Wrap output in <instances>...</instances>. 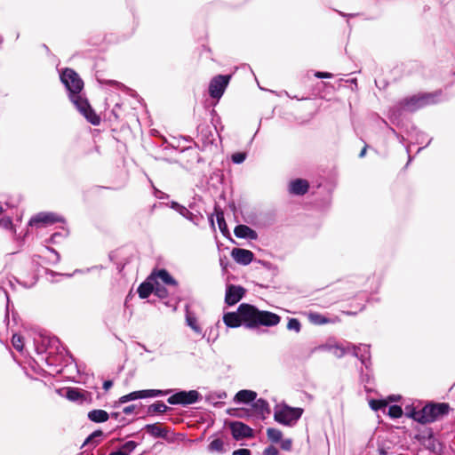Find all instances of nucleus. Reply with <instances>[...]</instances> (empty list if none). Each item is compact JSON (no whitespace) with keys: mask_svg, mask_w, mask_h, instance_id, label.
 Listing matches in <instances>:
<instances>
[{"mask_svg":"<svg viewBox=\"0 0 455 455\" xmlns=\"http://www.w3.org/2000/svg\"><path fill=\"white\" fill-rule=\"evenodd\" d=\"M61 83L68 92V97L76 108L92 125H99L100 116L92 108L86 98L81 95L84 88V82L79 75L72 68H66L60 75Z\"/></svg>","mask_w":455,"mask_h":455,"instance_id":"f257e3e1","label":"nucleus"},{"mask_svg":"<svg viewBox=\"0 0 455 455\" xmlns=\"http://www.w3.org/2000/svg\"><path fill=\"white\" fill-rule=\"evenodd\" d=\"M442 91L414 95L402 100L399 108L408 112H414L426 106L436 104L441 101Z\"/></svg>","mask_w":455,"mask_h":455,"instance_id":"f03ea898","label":"nucleus"},{"mask_svg":"<svg viewBox=\"0 0 455 455\" xmlns=\"http://www.w3.org/2000/svg\"><path fill=\"white\" fill-rule=\"evenodd\" d=\"M302 413L301 408L278 404L275 407L274 419L284 426H291L300 419Z\"/></svg>","mask_w":455,"mask_h":455,"instance_id":"7ed1b4c3","label":"nucleus"},{"mask_svg":"<svg viewBox=\"0 0 455 455\" xmlns=\"http://www.w3.org/2000/svg\"><path fill=\"white\" fill-rule=\"evenodd\" d=\"M450 411V405L446 403H429L421 409L420 424L426 425L435 422L438 419L447 415Z\"/></svg>","mask_w":455,"mask_h":455,"instance_id":"20e7f679","label":"nucleus"},{"mask_svg":"<svg viewBox=\"0 0 455 455\" xmlns=\"http://www.w3.org/2000/svg\"><path fill=\"white\" fill-rule=\"evenodd\" d=\"M202 395L197 390H179L168 397L167 402L172 405L188 406L199 402Z\"/></svg>","mask_w":455,"mask_h":455,"instance_id":"39448f33","label":"nucleus"},{"mask_svg":"<svg viewBox=\"0 0 455 455\" xmlns=\"http://www.w3.org/2000/svg\"><path fill=\"white\" fill-rule=\"evenodd\" d=\"M218 137V132L214 125L201 124L197 126V140L202 143L203 149L213 145Z\"/></svg>","mask_w":455,"mask_h":455,"instance_id":"423d86ee","label":"nucleus"},{"mask_svg":"<svg viewBox=\"0 0 455 455\" xmlns=\"http://www.w3.org/2000/svg\"><path fill=\"white\" fill-rule=\"evenodd\" d=\"M231 77V75H218L212 77L209 84L210 96L220 100L224 94Z\"/></svg>","mask_w":455,"mask_h":455,"instance_id":"0eeeda50","label":"nucleus"},{"mask_svg":"<svg viewBox=\"0 0 455 455\" xmlns=\"http://www.w3.org/2000/svg\"><path fill=\"white\" fill-rule=\"evenodd\" d=\"M238 312L241 315L242 322L245 327L249 329L258 327L259 310L256 307L243 303L238 307Z\"/></svg>","mask_w":455,"mask_h":455,"instance_id":"6e6552de","label":"nucleus"},{"mask_svg":"<svg viewBox=\"0 0 455 455\" xmlns=\"http://www.w3.org/2000/svg\"><path fill=\"white\" fill-rule=\"evenodd\" d=\"M57 222H64L63 218L54 212H42L34 215L29 220L28 225L36 228H42Z\"/></svg>","mask_w":455,"mask_h":455,"instance_id":"1a4fd4ad","label":"nucleus"},{"mask_svg":"<svg viewBox=\"0 0 455 455\" xmlns=\"http://www.w3.org/2000/svg\"><path fill=\"white\" fill-rule=\"evenodd\" d=\"M59 339H57L56 337L50 338L47 339V347L45 348L44 351V353L46 354L44 360L47 365L50 368H52V371H55L56 373H61L65 371V368L60 367V365L56 363L55 357L52 355L54 353L53 349L59 352Z\"/></svg>","mask_w":455,"mask_h":455,"instance_id":"9d476101","label":"nucleus"},{"mask_svg":"<svg viewBox=\"0 0 455 455\" xmlns=\"http://www.w3.org/2000/svg\"><path fill=\"white\" fill-rule=\"evenodd\" d=\"M229 428L235 440L239 441L244 438H251L254 435L253 429L241 421H232Z\"/></svg>","mask_w":455,"mask_h":455,"instance_id":"9b49d317","label":"nucleus"},{"mask_svg":"<svg viewBox=\"0 0 455 455\" xmlns=\"http://www.w3.org/2000/svg\"><path fill=\"white\" fill-rule=\"evenodd\" d=\"M351 355L358 358L361 363L368 369L371 365V351L370 346L366 344H359L358 346H351Z\"/></svg>","mask_w":455,"mask_h":455,"instance_id":"f8f14e48","label":"nucleus"},{"mask_svg":"<svg viewBox=\"0 0 455 455\" xmlns=\"http://www.w3.org/2000/svg\"><path fill=\"white\" fill-rule=\"evenodd\" d=\"M244 292L245 290L242 286L229 284L226 289L225 302L228 306H233L242 299Z\"/></svg>","mask_w":455,"mask_h":455,"instance_id":"ddd939ff","label":"nucleus"},{"mask_svg":"<svg viewBox=\"0 0 455 455\" xmlns=\"http://www.w3.org/2000/svg\"><path fill=\"white\" fill-rule=\"evenodd\" d=\"M231 256L236 263L247 266L253 260L254 254L250 250L234 248Z\"/></svg>","mask_w":455,"mask_h":455,"instance_id":"4468645a","label":"nucleus"},{"mask_svg":"<svg viewBox=\"0 0 455 455\" xmlns=\"http://www.w3.org/2000/svg\"><path fill=\"white\" fill-rule=\"evenodd\" d=\"M415 439L420 442L426 449L432 452H437L441 449V443L435 438L433 432L430 430L427 436L416 435Z\"/></svg>","mask_w":455,"mask_h":455,"instance_id":"2eb2a0df","label":"nucleus"},{"mask_svg":"<svg viewBox=\"0 0 455 455\" xmlns=\"http://www.w3.org/2000/svg\"><path fill=\"white\" fill-rule=\"evenodd\" d=\"M281 317L272 312L269 311H260L259 313L258 317V326L263 325V326H275L277 325L280 323Z\"/></svg>","mask_w":455,"mask_h":455,"instance_id":"dca6fc26","label":"nucleus"},{"mask_svg":"<svg viewBox=\"0 0 455 455\" xmlns=\"http://www.w3.org/2000/svg\"><path fill=\"white\" fill-rule=\"evenodd\" d=\"M309 183L303 179H296L290 182L289 192L295 196H303L307 193Z\"/></svg>","mask_w":455,"mask_h":455,"instance_id":"f3484780","label":"nucleus"},{"mask_svg":"<svg viewBox=\"0 0 455 455\" xmlns=\"http://www.w3.org/2000/svg\"><path fill=\"white\" fill-rule=\"evenodd\" d=\"M234 234L237 238L256 240L258 234L255 230L246 225H237L234 229Z\"/></svg>","mask_w":455,"mask_h":455,"instance_id":"a211bd4d","label":"nucleus"},{"mask_svg":"<svg viewBox=\"0 0 455 455\" xmlns=\"http://www.w3.org/2000/svg\"><path fill=\"white\" fill-rule=\"evenodd\" d=\"M151 278H158L164 284H167V285H172V286L178 285V282L164 268L159 269L157 271H154L148 279H151Z\"/></svg>","mask_w":455,"mask_h":455,"instance_id":"6ab92c4d","label":"nucleus"},{"mask_svg":"<svg viewBox=\"0 0 455 455\" xmlns=\"http://www.w3.org/2000/svg\"><path fill=\"white\" fill-rule=\"evenodd\" d=\"M223 322L228 328H237L243 323L238 309L236 312H228L224 314Z\"/></svg>","mask_w":455,"mask_h":455,"instance_id":"aec40b11","label":"nucleus"},{"mask_svg":"<svg viewBox=\"0 0 455 455\" xmlns=\"http://www.w3.org/2000/svg\"><path fill=\"white\" fill-rule=\"evenodd\" d=\"M257 397V393L252 390L243 389L238 391L234 398V401L238 403H252Z\"/></svg>","mask_w":455,"mask_h":455,"instance_id":"412c9836","label":"nucleus"},{"mask_svg":"<svg viewBox=\"0 0 455 455\" xmlns=\"http://www.w3.org/2000/svg\"><path fill=\"white\" fill-rule=\"evenodd\" d=\"M144 429H146L150 435L156 438H167L168 430L164 427H162L158 423L147 424L144 427Z\"/></svg>","mask_w":455,"mask_h":455,"instance_id":"4be33fe9","label":"nucleus"},{"mask_svg":"<svg viewBox=\"0 0 455 455\" xmlns=\"http://www.w3.org/2000/svg\"><path fill=\"white\" fill-rule=\"evenodd\" d=\"M186 323L197 334H203V329L197 323V318L195 313L189 310L188 306H186Z\"/></svg>","mask_w":455,"mask_h":455,"instance_id":"5701e85b","label":"nucleus"},{"mask_svg":"<svg viewBox=\"0 0 455 455\" xmlns=\"http://www.w3.org/2000/svg\"><path fill=\"white\" fill-rule=\"evenodd\" d=\"M85 392H82L76 387H68L63 395L71 402H79L82 403L85 399Z\"/></svg>","mask_w":455,"mask_h":455,"instance_id":"b1692460","label":"nucleus"},{"mask_svg":"<svg viewBox=\"0 0 455 455\" xmlns=\"http://www.w3.org/2000/svg\"><path fill=\"white\" fill-rule=\"evenodd\" d=\"M251 406H252V409L256 411V413L260 415L262 418H265L266 414H269L270 413L269 404L263 398H259V399H257V400L255 399L252 402Z\"/></svg>","mask_w":455,"mask_h":455,"instance_id":"393cba45","label":"nucleus"},{"mask_svg":"<svg viewBox=\"0 0 455 455\" xmlns=\"http://www.w3.org/2000/svg\"><path fill=\"white\" fill-rule=\"evenodd\" d=\"M87 417L94 423H103L108 420L109 414L104 410L95 409L90 411Z\"/></svg>","mask_w":455,"mask_h":455,"instance_id":"a878e982","label":"nucleus"},{"mask_svg":"<svg viewBox=\"0 0 455 455\" xmlns=\"http://www.w3.org/2000/svg\"><path fill=\"white\" fill-rule=\"evenodd\" d=\"M155 285L149 282L145 281L141 283L138 287V294L140 299H147L149 297V295L154 292Z\"/></svg>","mask_w":455,"mask_h":455,"instance_id":"bb28decb","label":"nucleus"},{"mask_svg":"<svg viewBox=\"0 0 455 455\" xmlns=\"http://www.w3.org/2000/svg\"><path fill=\"white\" fill-rule=\"evenodd\" d=\"M208 451L210 452H217V453H225L227 449L225 448L224 442L220 438L213 439L207 447Z\"/></svg>","mask_w":455,"mask_h":455,"instance_id":"cd10ccee","label":"nucleus"},{"mask_svg":"<svg viewBox=\"0 0 455 455\" xmlns=\"http://www.w3.org/2000/svg\"><path fill=\"white\" fill-rule=\"evenodd\" d=\"M351 343H347L345 346L343 345H335L331 347V350L332 351V354L338 357L341 358L346 354H351Z\"/></svg>","mask_w":455,"mask_h":455,"instance_id":"c85d7f7f","label":"nucleus"},{"mask_svg":"<svg viewBox=\"0 0 455 455\" xmlns=\"http://www.w3.org/2000/svg\"><path fill=\"white\" fill-rule=\"evenodd\" d=\"M172 392V389L160 390V389H145L141 390L142 399L148 397H157L164 396L171 394Z\"/></svg>","mask_w":455,"mask_h":455,"instance_id":"c756f323","label":"nucleus"},{"mask_svg":"<svg viewBox=\"0 0 455 455\" xmlns=\"http://www.w3.org/2000/svg\"><path fill=\"white\" fill-rule=\"evenodd\" d=\"M227 396L228 395L225 391L212 392L206 396V401L214 406H218L220 403L219 401L226 399Z\"/></svg>","mask_w":455,"mask_h":455,"instance_id":"7c9ffc66","label":"nucleus"},{"mask_svg":"<svg viewBox=\"0 0 455 455\" xmlns=\"http://www.w3.org/2000/svg\"><path fill=\"white\" fill-rule=\"evenodd\" d=\"M169 410V407L166 406L164 402L157 401L153 404L149 405L148 408V413H164Z\"/></svg>","mask_w":455,"mask_h":455,"instance_id":"2f4dec72","label":"nucleus"},{"mask_svg":"<svg viewBox=\"0 0 455 455\" xmlns=\"http://www.w3.org/2000/svg\"><path fill=\"white\" fill-rule=\"evenodd\" d=\"M216 218H217V223H218L219 228H220V232L222 233V235L224 236L229 235V230L228 228V225L226 223L223 212H218L216 214Z\"/></svg>","mask_w":455,"mask_h":455,"instance_id":"473e14b6","label":"nucleus"},{"mask_svg":"<svg viewBox=\"0 0 455 455\" xmlns=\"http://www.w3.org/2000/svg\"><path fill=\"white\" fill-rule=\"evenodd\" d=\"M267 436L272 443H277L282 440L283 433L277 428L268 427L267 429Z\"/></svg>","mask_w":455,"mask_h":455,"instance_id":"72a5a7b5","label":"nucleus"},{"mask_svg":"<svg viewBox=\"0 0 455 455\" xmlns=\"http://www.w3.org/2000/svg\"><path fill=\"white\" fill-rule=\"evenodd\" d=\"M421 410L417 411L412 405L405 406V416L412 419L413 420L420 423L419 418L421 417Z\"/></svg>","mask_w":455,"mask_h":455,"instance_id":"f704fd0d","label":"nucleus"},{"mask_svg":"<svg viewBox=\"0 0 455 455\" xmlns=\"http://www.w3.org/2000/svg\"><path fill=\"white\" fill-rule=\"evenodd\" d=\"M179 213L195 225H198V215L191 212L187 207L182 206Z\"/></svg>","mask_w":455,"mask_h":455,"instance_id":"c9c22d12","label":"nucleus"},{"mask_svg":"<svg viewBox=\"0 0 455 455\" xmlns=\"http://www.w3.org/2000/svg\"><path fill=\"white\" fill-rule=\"evenodd\" d=\"M137 399H142V395H141V390H139V391H133V392H131L125 395H123L119 398V401L118 403H128L130 401H134V400H137Z\"/></svg>","mask_w":455,"mask_h":455,"instance_id":"e433bc0d","label":"nucleus"},{"mask_svg":"<svg viewBox=\"0 0 455 455\" xmlns=\"http://www.w3.org/2000/svg\"><path fill=\"white\" fill-rule=\"evenodd\" d=\"M103 432L100 429L98 430H95L93 431L86 439L85 441L83 443V446L88 444V443H92V445L95 447L99 444V441H96L95 439L97 437H101L103 436Z\"/></svg>","mask_w":455,"mask_h":455,"instance_id":"4c0bfd02","label":"nucleus"},{"mask_svg":"<svg viewBox=\"0 0 455 455\" xmlns=\"http://www.w3.org/2000/svg\"><path fill=\"white\" fill-rule=\"evenodd\" d=\"M403 411L401 406L394 404L389 406L388 408V416L392 419L401 418Z\"/></svg>","mask_w":455,"mask_h":455,"instance_id":"58836bf2","label":"nucleus"},{"mask_svg":"<svg viewBox=\"0 0 455 455\" xmlns=\"http://www.w3.org/2000/svg\"><path fill=\"white\" fill-rule=\"evenodd\" d=\"M154 293L160 299H165L168 297L167 289L164 286L161 285L157 281H156Z\"/></svg>","mask_w":455,"mask_h":455,"instance_id":"ea45409f","label":"nucleus"},{"mask_svg":"<svg viewBox=\"0 0 455 455\" xmlns=\"http://www.w3.org/2000/svg\"><path fill=\"white\" fill-rule=\"evenodd\" d=\"M309 319L311 323L318 325L324 324L330 322L325 316L317 313L310 314Z\"/></svg>","mask_w":455,"mask_h":455,"instance_id":"a19ab883","label":"nucleus"},{"mask_svg":"<svg viewBox=\"0 0 455 455\" xmlns=\"http://www.w3.org/2000/svg\"><path fill=\"white\" fill-rule=\"evenodd\" d=\"M137 443L134 442V441H128L126 443H124L121 449L118 450L119 451H123L124 453H126L127 455H130V453L132 451H133L135 450V448L137 447Z\"/></svg>","mask_w":455,"mask_h":455,"instance_id":"79ce46f5","label":"nucleus"},{"mask_svg":"<svg viewBox=\"0 0 455 455\" xmlns=\"http://www.w3.org/2000/svg\"><path fill=\"white\" fill-rule=\"evenodd\" d=\"M287 329L289 331H294L295 332H299L301 329L300 322L297 318H291L287 323Z\"/></svg>","mask_w":455,"mask_h":455,"instance_id":"37998d69","label":"nucleus"},{"mask_svg":"<svg viewBox=\"0 0 455 455\" xmlns=\"http://www.w3.org/2000/svg\"><path fill=\"white\" fill-rule=\"evenodd\" d=\"M12 343L13 347L17 351H21L23 349L24 343H23V339L20 335L13 334L12 338Z\"/></svg>","mask_w":455,"mask_h":455,"instance_id":"c03bdc74","label":"nucleus"},{"mask_svg":"<svg viewBox=\"0 0 455 455\" xmlns=\"http://www.w3.org/2000/svg\"><path fill=\"white\" fill-rule=\"evenodd\" d=\"M246 159V153L244 152H237L231 156V160L235 164H240L243 163Z\"/></svg>","mask_w":455,"mask_h":455,"instance_id":"a18cd8bd","label":"nucleus"},{"mask_svg":"<svg viewBox=\"0 0 455 455\" xmlns=\"http://www.w3.org/2000/svg\"><path fill=\"white\" fill-rule=\"evenodd\" d=\"M12 227V220L11 217H3L0 219V228L4 229H11Z\"/></svg>","mask_w":455,"mask_h":455,"instance_id":"49530a36","label":"nucleus"},{"mask_svg":"<svg viewBox=\"0 0 455 455\" xmlns=\"http://www.w3.org/2000/svg\"><path fill=\"white\" fill-rule=\"evenodd\" d=\"M370 406L373 411H379L383 406H386V403L381 400H371L370 402Z\"/></svg>","mask_w":455,"mask_h":455,"instance_id":"de8ad7c7","label":"nucleus"},{"mask_svg":"<svg viewBox=\"0 0 455 455\" xmlns=\"http://www.w3.org/2000/svg\"><path fill=\"white\" fill-rule=\"evenodd\" d=\"M263 454L264 455H278L279 451L275 446L269 445L264 450Z\"/></svg>","mask_w":455,"mask_h":455,"instance_id":"09e8293b","label":"nucleus"},{"mask_svg":"<svg viewBox=\"0 0 455 455\" xmlns=\"http://www.w3.org/2000/svg\"><path fill=\"white\" fill-rule=\"evenodd\" d=\"M280 442H281V448L283 451H291V445H292V442L291 439H284V440H281Z\"/></svg>","mask_w":455,"mask_h":455,"instance_id":"8fccbe9b","label":"nucleus"},{"mask_svg":"<svg viewBox=\"0 0 455 455\" xmlns=\"http://www.w3.org/2000/svg\"><path fill=\"white\" fill-rule=\"evenodd\" d=\"M232 455H251L249 449L242 448L233 451Z\"/></svg>","mask_w":455,"mask_h":455,"instance_id":"3c124183","label":"nucleus"},{"mask_svg":"<svg viewBox=\"0 0 455 455\" xmlns=\"http://www.w3.org/2000/svg\"><path fill=\"white\" fill-rule=\"evenodd\" d=\"M315 76L317 78H321V79L322 78H331L333 76V75L329 72L317 71L315 73Z\"/></svg>","mask_w":455,"mask_h":455,"instance_id":"603ef678","label":"nucleus"},{"mask_svg":"<svg viewBox=\"0 0 455 455\" xmlns=\"http://www.w3.org/2000/svg\"><path fill=\"white\" fill-rule=\"evenodd\" d=\"M47 250L50 251L54 255V257H55V259H52V262L53 263L60 262V256L59 252L56 250H54L53 248H50V247H47Z\"/></svg>","mask_w":455,"mask_h":455,"instance_id":"864d4df0","label":"nucleus"},{"mask_svg":"<svg viewBox=\"0 0 455 455\" xmlns=\"http://www.w3.org/2000/svg\"><path fill=\"white\" fill-rule=\"evenodd\" d=\"M183 205L180 204L179 203L175 202V201H172L170 203V207L172 209H173L174 211H176L177 212H179L180 211V209L182 208Z\"/></svg>","mask_w":455,"mask_h":455,"instance_id":"5fc2aeb1","label":"nucleus"},{"mask_svg":"<svg viewBox=\"0 0 455 455\" xmlns=\"http://www.w3.org/2000/svg\"><path fill=\"white\" fill-rule=\"evenodd\" d=\"M136 408V405L135 404H132V405H129V406H126L123 409V412L124 414H131L134 411Z\"/></svg>","mask_w":455,"mask_h":455,"instance_id":"6e6d98bb","label":"nucleus"},{"mask_svg":"<svg viewBox=\"0 0 455 455\" xmlns=\"http://www.w3.org/2000/svg\"><path fill=\"white\" fill-rule=\"evenodd\" d=\"M107 84H110V85H115L116 86L117 88H123L124 87V84H122L121 83H118L116 81H114V80H108L105 82Z\"/></svg>","mask_w":455,"mask_h":455,"instance_id":"4d7b16f0","label":"nucleus"},{"mask_svg":"<svg viewBox=\"0 0 455 455\" xmlns=\"http://www.w3.org/2000/svg\"><path fill=\"white\" fill-rule=\"evenodd\" d=\"M109 417L116 419V420H119V417H120V412H112L111 414H109ZM120 421L121 422H124L125 421V418H122L120 419Z\"/></svg>","mask_w":455,"mask_h":455,"instance_id":"13d9d810","label":"nucleus"},{"mask_svg":"<svg viewBox=\"0 0 455 455\" xmlns=\"http://www.w3.org/2000/svg\"><path fill=\"white\" fill-rule=\"evenodd\" d=\"M112 386H113V381L112 380H105L103 382V388L105 390H108Z\"/></svg>","mask_w":455,"mask_h":455,"instance_id":"bf43d9fd","label":"nucleus"},{"mask_svg":"<svg viewBox=\"0 0 455 455\" xmlns=\"http://www.w3.org/2000/svg\"><path fill=\"white\" fill-rule=\"evenodd\" d=\"M236 411H237V412L236 413H233L232 415L236 416V417H240V418L243 417L245 412H246L244 410H236Z\"/></svg>","mask_w":455,"mask_h":455,"instance_id":"052dcab7","label":"nucleus"},{"mask_svg":"<svg viewBox=\"0 0 455 455\" xmlns=\"http://www.w3.org/2000/svg\"><path fill=\"white\" fill-rule=\"evenodd\" d=\"M68 359L71 361V363H70V364H68V363H67V364L65 365V368H68V367H74V368H76H76H77L76 364V363H74V358H73L71 355H69V356H68Z\"/></svg>","mask_w":455,"mask_h":455,"instance_id":"680f3d73","label":"nucleus"},{"mask_svg":"<svg viewBox=\"0 0 455 455\" xmlns=\"http://www.w3.org/2000/svg\"><path fill=\"white\" fill-rule=\"evenodd\" d=\"M49 275H51L52 276H54V275H59L58 273L56 272H53V271H49L48 272ZM60 275H65V276H68V277H71L73 275V274H60Z\"/></svg>","mask_w":455,"mask_h":455,"instance_id":"e2e57ef3","label":"nucleus"},{"mask_svg":"<svg viewBox=\"0 0 455 455\" xmlns=\"http://www.w3.org/2000/svg\"><path fill=\"white\" fill-rule=\"evenodd\" d=\"M366 151H367V145H365L363 149L361 150L360 154H359V157L360 158H363L365 154H366Z\"/></svg>","mask_w":455,"mask_h":455,"instance_id":"0e129e2a","label":"nucleus"},{"mask_svg":"<svg viewBox=\"0 0 455 455\" xmlns=\"http://www.w3.org/2000/svg\"><path fill=\"white\" fill-rule=\"evenodd\" d=\"M109 455H127V454L123 451H113V452L109 453Z\"/></svg>","mask_w":455,"mask_h":455,"instance_id":"69168bd1","label":"nucleus"},{"mask_svg":"<svg viewBox=\"0 0 455 455\" xmlns=\"http://www.w3.org/2000/svg\"><path fill=\"white\" fill-rule=\"evenodd\" d=\"M210 222H211L212 227L214 228V221H213L212 217L210 218Z\"/></svg>","mask_w":455,"mask_h":455,"instance_id":"338daca9","label":"nucleus"},{"mask_svg":"<svg viewBox=\"0 0 455 455\" xmlns=\"http://www.w3.org/2000/svg\"><path fill=\"white\" fill-rule=\"evenodd\" d=\"M59 234L58 233H54L52 237H51V240L53 241L55 236H57Z\"/></svg>","mask_w":455,"mask_h":455,"instance_id":"774afa93","label":"nucleus"}]
</instances>
